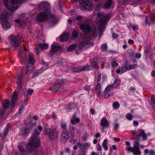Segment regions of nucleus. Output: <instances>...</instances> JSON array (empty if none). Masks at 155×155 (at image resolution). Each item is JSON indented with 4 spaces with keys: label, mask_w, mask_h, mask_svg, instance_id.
I'll list each match as a JSON object with an SVG mask.
<instances>
[{
    "label": "nucleus",
    "mask_w": 155,
    "mask_h": 155,
    "mask_svg": "<svg viewBox=\"0 0 155 155\" xmlns=\"http://www.w3.org/2000/svg\"><path fill=\"white\" fill-rule=\"evenodd\" d=\"M127 70H129L132 69L136 68L137 66V65L136 64L132 65H127Z\"/></svg>",
    "instance_id": "38"
},
{
    "label": "nucleus",
    "mask_w": 155,
    "mask_h": 155,
    "mask_svg": "<svg viewBox=\"0 0 155 155\" xmlns=\"http://www.w3.org/2000/svg\"><path fill=\"white\" fill-rule=\"evenodd\" d=\"M145 25L153 24L155 22V15H152L146 17Z\"/></svg>",
    "instance_id": "15"
},
{
    "label": "nucleus",
    "mask_w": 155,
    "mask_h": 155,
    "mask_svg": "<svg viewBox=\"0 0 155 155\" xmlns=\"http://www.w3.org/2000/svg\"><path fill=\"white\" fill-rule=\"evenodd\" d=\"M23 41V39L21 36H11L10 44L15 50H16L19 46V43Z\"/></svg>",
    "instance_id": "5"
},
{
    "label": "nucleus",
    "mask_w": 155,
    "mask_h": 155,
    "mask_svg": "<svg viewBox=\"0 0 155 155\" xmlns=\"http://www.w3.org/2000/svg\"><path fill=\"white\" fill-rule=\"evenodd\" d=\"M38 8L42 10V12H50V7L49 4L45 1L41 2L38 5Z\"/></svg>",
    "instance_id": "10"
},
{
    "label": "nucleus",
    "mask_w": 155,
    "mask_h": 155,
    "mask_svg": "<svg viewBox=\"0 0 155 155\" xmlns=\"http://www.w3.org/2000/svg\"><path fill=\"white\" fill-rule=\"evenodd\" d=\"M111 65H112V67L113 68H115L118 66V64L115 61H113L111 63Z\"/></svg>",
    "instance_id": "49"
},
{
    "label": "nucleus",
    "mask_w": 155,
    "mask_h": 155,
    "mask_svg": "<svg viewBox=\"0 0 155 155\" xmlns=\"http://www.w3.org/2000/svg\"><path fill=\"white\" fill-rule=\"evenodd\" d=\"M85 40L81 42L78 45V49L80 50H84L89 47L91 45V42L90 41L92 38L88 35L85 36Z\"/></svg>",
    "instance_id": "8"
},
{
    "label": "nucleus",
    "mask_w": 155,
    "mask_h": 155,
    "mask_svg": "<svg viewBox=\"0 0 155 155\" xmlns=\"http://www.w3.org/2000/svg\"><path fill=\"white\" fill-rule=\"evenodd\" d=\"M130 27H131L133 29V30L134 31H135L136 30L138 29L137 25H135V26H133V25H130Z\"/></svg>",
    "instance_id": "59"
},
{
    "label": "nucleus",
    "mask_w": 155,
    "mask_h": 155,
    "mask_svg": "<svg viewBox=\"0 0 155 155\" xmlns=\"http://www.w3.org/2000/svg\"><path fill=\"white\" fill-rule=\"evenodd\" d=\"M114 94L113 92H110L109 93H107L105 94L104 97L105 98H107L110 96H113Z\"/></svg>",
    "instance_id": "48"
},
{
    "label": "nucleus",
    "mask_w": 155,
    "mask_h": 155,
    "mask_svg": "<svg viewBox=\"0 0 155 155\" xmlns=\"http://www.w3.org/2000/svg\"><path fill=\"white\" fill-rule=\"evenodd\" d=\"M32 54H30L28 55V65L26 70L27 74H30L33 69L34 63V60Z\"/></svg>",
    "instance_id": "9"
},
{
    "label": "nucleus",
    "mask_w": 155,
    "mask_h": 155,
    "mask_svg": "<svg viewBox=\"0 0 155 155\" xmlns=\"http://www.w3.org/2000/svg\"><path fill=\"white\" fill-rule=\"evenodd\" d=\"M18 147L19 150L21 152H24L25 151V150L23 147H22L21 146L18 145Z\"/></svg>",
    "instance_id": "61"
},
{
    "label": "nucleus",
    "mask_w": 155,
    "mask_h": 155,
    "mask_svg": "<svg viewBox=\"0 0 155 155\" xmlns=\"http://www.w3.org/2000/svg\"><path fill=\"white\" fill-rule=\"evenodd\" d=\"M107 139H105L102 143V147L106 150H107L108 148V146H107Z\"/></svg>",
    "instance_id": "35"
},
{
    "label": "nucleus",
    "mask_w": 155,
    "mask_h": 155,
    "mask_svg": "<svg viewBox=\"0 0 155 155\" xmlns=\"http://www.w3.org/2000/svg\"><path fill=\"white\" fill-rule=\"evenodd\" d=\"M48 45L47 43H39L36 47V51L38 53L41 50L46 49L48 48Z\"/></svg>",
    "instance_id": "16"
},
{
    "label": "nucleus",
    "mask_w": 155,
    "mask_h": 155,
    "mask_svg": "<svg viewBox=\"0 0 155 155\" xmlns=\"http://www.w3.org/2000/svg\"><path fill=\"white\" fill-rule=\"evenodd\" d=\"M33 126V125H31L28 129L23 130V132L25 134H27L28 132H29L32 129Z\"/></svg>",
    "instance_id": "40"
},
{
    "label": "nucleus",
    "mask_w": 155,
    "mask_h": 155,
    "mask_svg": "<svg viewBox=\"0 0 155 155\" xmlns=\"http://www.w3.org/2000/svg\"><path fill=\"white\" fill-rule=\"evenodd\" d=\"M9 14L7 13L6 11L2 12L0 15V22L3 28L5 29H8L10 27V24L8 21Z\"/></svg>",
    "instance_id": "3"
},
{
    "label": "nucleus",
    "mask_w": 155,
    "mask_h": 155,
    "mask_svg": "<svg viewBox=\"0 0 155 155\" xmlns=\"http://www.w3.org/2000/svg\"><path fill=\"white\" fill-rule=\"evenodd\" d=\"M40 140L37 137L33 136L30 142L26 146L27 149L30 151L38 147L40 145Z\"/></svg>",
    "instance_id": "4"
},
{
    "label": "nucleus",
    "mask_w": 155,
    "mask_h": 155,
    "mask_svg": "<svg viewBox=\"0 0 155 155\" xmlns=\"http://www.w3.org/2000/svg\"><path fill=\"white\" fill-rule=\"evenodd\" d=\"M17 92L16 91H15L13 92L12 99L11 101V102L10 104V106L11 107H14V104L17 99Z\"/></svg>",
    "instance_id": "21"
},
{
    "label": "nucleus",
    "mask_w": 155,
    "mask_h": 155,
    "mask_svg": "<svg viewBox=\"0 0 155 155\" xmlns=\"http://www.w3.org/2000/svg\"><path fill=\"white\" fill-rule=\"evenodd\" d=\"M80 120L78 118H76L75 116L74 115L72 118L71 119V122L73 125H74L79 122Z\"/></svg>",
    "instance_id": "25"
},
{
    "label": "nucleus",
    "mask_w": 155,
    "mask_h": 155,
    "mask_svg": "<svg viewBox=\"0 0 155 155\" xmlns=\"http://www.w3.org/2000/svg\"><path fill=\"white\" fill-rule=\"evenodd\" d=\"M96 148L97 150L99 151H101L102 149L101 146L99 144L97 145Z\"/></svg>",
    "instance_id": "57"
},
{
    "label": "nucleus",
    "mask_w": 155,
    "mask_h": 155,
    "mask_svg": "<svg viewBox=\"0 0 155 155\" xmlns=\"http://www.w3.org/2000/svg\"><path fill=\"white\" fill-rule=\"evenodd\" d=\"M8 128L6 127L4 130V132H3V135L4 136H5L6 135L7 133L8 132Z\"/></svg>",
    "instance_id": "60"
},
{
    "label": "nucleus",
    "mask_w": 155,
    "mask_h": 155,
    "mask_svg": "<svg viewBox=\"0 0 155 155\" xmlns=\"http://www.w3.org/2000/svg\"><path fill=\"white\" fill-rule=\"evenodd\" d=\"M151 104L152 108L155 110V99L153 98H151Z\"/></svg>",
    "instance_id": "45"
},
{
    "label": "nucleus",
    "mask_w": 155,
    "mask_h": 155,
    "mask_svg": "<svg viewBox=\"0 0 155 155\" xmlns=\"http://www.w3.org/2000/svg\"><path fill=\"white\" fill-rule=\"evenodd\" d=\"M141 137L143 140H146L147 139V134L145 133Z\"/></svg>",
    "instance_id": "54"
},
{
    "label": "nucleus",
    "mask_w": 155,
    "mask_h": 155,
    "mask_svg": "<svg viewBox=\"0 0 155 155\" xmlns=\"http://www.w3.org/2000/svg\"><path fill=\"white\" fill-rule=\"evenodd\" d=\"M97 16L100 18L99 21L100 26L98 28H96L93 31V36L95 38L97 37L98 34L99 35V37H100L101 33L104 30V27L101 26H104L105 25L110 18V15L109 14L104 13H98Z\"/></svg>",
    "instance_id": "1"
},
{
    "label": "nucleus",
    "mask_w": 155,
    "mask_h": 155,
    "mask_svg": "<svg viewBox=\"0 0 155 155\" xmlns=\"http://www.w3.org/2000/svg\"><path fill=\"white\" fill-rule=\"evenodd\" d=\"M23 78V72H21L18 75L16 81L17 87L18 88H20L21 87Z\"/></svg>",
    "instance_id": "17"
},
{
    "label": "nucleus",
    "mask_w": 155,
    "mask_h": 155,
    "mask_svg": "<svg viewBox=\"0 0 155 155\" xmlns=\"http://www.w3.org/2000/svg\"><path fill=\"white\" fill-rule=\"evenodd\" d=\"M55 130L49 128H47L43 131L44 134L47 135L51 140H53L55 138L56 135L54 132Z\"/></svg>",
    "instance_id": "11"
},
{
    "label": "nucleus",
    "mask_w": 155,
    "mask_h": 155,
    "mask_svg": "<svg viewBox=\"0 0 155 155\" xmlns=\"http://www.w3.org/2000/svg\"><path fill=\"white\" fill-rule=\"evenodd\" d=\"M120 82V79H116L115 81L113 84H112V85H113V87H117L119 86Z\"/></svg>",
    "instance_id": "39"
},
{
    "label": "nucleus",
    "mask_w": 155,
    "mask_h": 155,
    "mask_svg": "<svg viewBox=\"0 0 155 155\" xmlns=\"http://www.w3.org/2000/svg\"><path fill=\"white\" fill-rule=\"evenodd\" d=\"M24 0H3V3L9 10L14 12L19 7L18 4L24 2Z\"/></svg>",
    "instance_id": "2"
},
{
    "label": "nucleus",
    "mask_w": 155,
    "mask_h": 155,
    "mask_svg": "<svg viewBox=\"0 0 155 155\" xmlns=\"http://www.w3.org/2000/svg\"><path fill=\"white\" fill-rule=\"evenodd\" d=\"M14 21L19 24L23 28L25 26V22L24 21H23L21 19H15V20Z\"/></svg>",
    "instance_id": "32"
},
{
    "label": "nucleus",
    "mask_w": 155,
    "mask_h": 155,
    "mask_svg": "<svg viewBox=\"0 0 155 155\" xmlns=\"http://www.w3.org/2000/svg\"><path fill=\"white\" fill-rule=\"evenodd\" d=\"M77 45L76 44H72L67 49L68 51H71L76 48Z\"/></svg>",
    "instance_id": "31"
},
{
    "label": "nucleus",
    "mask_w": 155,
    "mask_h": 155,
    "mask_svg": "<svg viewBox=\"0 0 155 155\" xmlns=\"http://www.w3.org/2000/svg\"><path fill=\"white\" fill-rule=\"evenodd\" d=\"M126 117L128 120H132L133 117L131 113H128L126 114Z\"/></svg>",
    "instance_id": "41"
},
{
    "label": "nucleus",
    "mask_w": 155,
    "mask_h": 155,
    "mask_svg": "<svg viewBox=\"0 0 155 155\" xmlns=\"http://www.w3.org/2000/svg\"><path fill=\"white\" fill-rule=\"evenodd\" d=\"M10 101L7 99L4 100L2 104L3 109L0 110V114L3 115L5 113V110L9 106Z\"/></svg>",
    "instance_id": "14"
},
{
    "label": "nucleus",
    "mask_w": 155,
    "mask_h": 155,
    "mask_svg": "<svg viewBox=\"0 0 155 155\" xmlns=\"http://www.w3.org/2000/svg\"><path fill=\"white\" fill-rule=\"evenodd\" d=\"M101 74L99 72H98L97 74V83H99L101 81Z\"/></svg>",
    "instance_id": "52"
},
{
    "label": "nucleus",
    "mask_w": 155,
    "mask_h": 155,
    "mask_svg": "<svg viewBox=\"0 0 155 155\" xmlns=\"http://www.w3.org/2000/svg\"><path fill=\"white\" fill-rule=\"evenodd\" d=\"M49 17L53 18L54 16L51 14L50 12H40L38 15L36 19L39 22H42L45 21Z\"/></svg>",
    "instance_id": "6"
},
{
    "label": "nucleus",
    "mask_w": 155,
    "mask_h": 155,
    "mask_svg": "<svg viewBox=\"0 0 155 155\" xmlns=\"http://www.w3.org/2000/svg\"><path fill=\"white\" fill-rule=\"evenodd\" d=\"M68 20V23L70 25H72V22L75 21V19H74L73 16L70 18Z\"/></svg>",
    "instance_id": "44"
},
{
    "label": "nucleus",
    "mask_w": 155,
    "mask_h": 155,
    "mask_svg": "<svg viewBox=\"0 0 155 155\" xmlns=\"http://www.w3.org/2000/svg\"><path fill=\"white\" fill-rule=\"evenodd\" d=\"M91 68L88 65L74 68L72 69V71L73 72H79L85 71H89L90 70Z\"/></svg>",
    "instance_id": "12"
},
{
    "label": "nucleus",
    "mask_w": 155,
    "mask_h": 155,
    "mask_svg": "<svg viewBox=\"0 0 155 155\" xmlns=\"http://www.w3.org/2000/svg\"><path fill=\"white\" fill-rule=\"evenodd\" d=\"M18 54L19 57L21 58V62L22 63H24V61L25 60L24 57L25 55V53L21 51H18Z\"/></svg>",
    "instance_id": "30"
},
{
    "label": "nucleus",
    "mask_w": 155,
    "mask_h": 155,
    "mask_svg": "<svg viewBox=\"0 0 155 155\" xmlns=\"http://www.w3.org/2000/svg\"><path fill=\"white\" fill-rule=\"evenodd\" d=\"M113 107L115 109H117L120 107V104L118 102H115L113 104Z\"/></svg>",
    "instance_id": "43"
},
{
    "label": "nucleus",
    "mask_w": 155,
    "mask_h": 155,
    "mask_svg": "<svg viewBox=\"0 0 155 155\" xmlns=\"http://www.w3.org/2000/svg\"><path fill=\"white\" fill-rule=\"evenodd\" d=\"M69 37L68 33L65 34L61 36L60 40L62 42L68 40Z\"/></svg>",
    "instance_id": "27"
},
{
    "label": "nucleus",
    "mask_w": 155,
    "mask_h": 155,
    "mask_svg": "<svg viewBox=\"0 0 155 155\" xmlns=\"http://www.w3.org/2000/svg\"><path fill=\"white\" fill-rule=\"evenodd\" d=\"M97 94L98 96H100L101 94L102 90L101 89V85L100 83H97V84L96 88Z\"/></svg>",
    "instance_id": "29"
},
{
    "label": "nucleus",
    "mask_w": 155,
    "mask_h": 155,
    "mask_svg": "<svg viewBox=\"0 0 155 155\" xmlns=\"http://www.w3.org/2000/svg\"><path fill=\"white\" fill-rule=\"evenodd\" d=\"M149 155H155V152L152 150H150L149 152Z\"/></svg>",
    "instance_id": "63"
},
{
    "label": "nucleus",
    "mask_w": 155,
    "mask_h": 155,
    "mask_svg": "<svg viewBox=\"0 0 155 155\" xmlns=\"http://www.w3.org/2000/svg\"><path fill=\"white\" fill-rule=\"evenodd\" d=\"M67 125L65 123H63L61 124V127L64 130H66L65 129Z\"/></svg>",
    "instance_id": "62"
},
{
    "label": "nucleus",
    "mask_w": 155,
    "mask_h": 155,
    "mask_svg": "<svg viewBox=\"0 0 155 155\" xmlns=\"http://www.w3.org/2000/svg\"><path fill=\"white\" fill-rule=\"evenodd\" d=\"M68 134L66 130H63L61 135V138L63 141H66L68 139Z\"/></svg>",
    "instance_id": "23"
},
{
    "label": "nucleus",
    "mask_w": 155,
    "mask_h": 155,
    "mask_svg": "<svg viewBox=\"0 0 155 155\" xmlns=\"http://www.w3.org/2000/svg\"><path fill=\"white\" fill-rule=\"evenodd\" d=\"M128 150L130 152H132L134 155H140L141 152L139 148L136 147H128Z\"/></svg>",
    "instance_id": "20"
},
{
    "label": "nucleus",
    "mask_w": 155,
    "mask_h": 155,
    "mask_svg": "<svg viewBox=\"0 0 155 155\" xmlns=\"http://www.w3.org/2000/svg\"><path fill=\"white\" fill-rule=\"evenodd\" d=\"M125 143H126V145L127 146L126 148V151H127V152H130V150H128L127 148L131 147H130V143L128 141H126L125 142Z\"/></svg>",
    "instance_id": "47"
},
{
    "label": "nucleus",
    "mask_w": 155,
    "mask_h": 155,
    "mask_svg": "<svg viewBox=\"0 0 155 155\" xmlns=\"http://www.w3.org/2000/svg\"><path fill=\"white\" fill-rule=\"evenodd\" d=\"M145 133L144 131L143 130L139 129L137 131L136 134H134L133 135L137 137L141 136Z\"/></svg>",
    "instance_id": "33"
},
{
    "label": "nucleus",
    "mask_w": 155,
    "mask_h": 155,
    "mask_svg": "<svg viewBox=\"0 0 155 155\" xmlns=\"http://www.w3.org/2000/svg\"><path fill=\"white\" fill-rule=\"evenodd\" d=\"M73 15L74 19H75V21L76 20H79L81 19L82 17L81 16H79L77 17L75 13L73 11H71L69 13L68 15Z\"/></svg>",
    "instance_id": "26"
},
{
    "label": "nucleus",
    "mask_w": 155,
    "mask_h": 155,
    "mask_svg": "<svg viewBox=\"0 0 155 155\" xmlns=\"http://www.w3.org/2000/svg\"><path fill=\"white\" fill-rule=\"evenodd\" d=\"M135 55L136 58H140L141 56V54L139 52H138L136 53Z\"/></svg>",
    "instance_id": "58"
},
{
    "label": "nucleus",
    "mask_w": 155,
    "mask_h": 155,
    "mask_svg": "<svg viewBox=\"0 0 155 155\" xmlns=\"http://www.w3.org/2000/svg\"><path fill=\"white\" fill-rule=\"evenodd\" d=\"M77 145H79L80 148L81 149L88 148L90 146V144L88 142L84 143L82 144L80 143H79L77 144Z\"/></svg>",
    "instance_id": "24"
},
{
    "label": "nucleus",
    "mask_w": 155,
    "mask_h": 155,
    "mask_svg": "<svg viewBox=\"0 0 155 155\" xmlns=\"http://www.w3.org/2000/svg\"><path fill=\"white\" fill-rule=\"evenodd\" d=\"M112 3V0H107L105 3L104 7L107 9L109 8L111 5Z\"/></svg>",
    "instance_id": "34"
},
{
    "label": "nucleus",
    "mask_w": 155,
    "mask_h": 155,
    "mask_svg": "<svg viewBox=\"0 0 155 155\" xmlns=\"http://www.w3.org/2000/svg\"><path fill=\"white\" fill-rule=\"evenodd\" d=\"M61 84L59 83H56L51 87V89L53 91H55L59 89L61 87Z\"/></svg>",
    "instance_id": "28"
},
{
    "label": "nucleus",
    "mask_w": 155,
    "mask_h": 155,
    "mask_svg": "<svg viewBox=\"0 0 155 155\" xmlns=\"http://www.w3.org/2000/svg\"><path fill=\"white\" fill-rule=\"evenodd\" d=\"M107 48V46L106 44H104L102 45L101 47V49L102 50L105 51L106 50Z\"/></svg>",
    "instance_id": "51"
},
{
    "label": "nucleus",
    "mask_w": 155,
    "mask_h": 155,
    "mask_svg": "<svg viewBox=\"0 0 155 155\" xmlns=\"http://www.w3.org/2000/svg\"><path fill=\"white\" fill-rule=\"evenodd\" d=\"M78 35V33L75 31H74L73 32L72 37L73 39H74L76 38Z\"/></svg>",
    "instance_id": "46"
},
{
    "label": "nucleus",
    "mask_w": 155,
    "mask_h": 155,
    "mask_svg": "<svg viewBox=\"0 0 155 155\" xmlns=\"http://www.w3.org/2000/svg\"><path fill=\"white\" fill-rule=\"evenodd\" d=\"M48 65H49L48 63L45 64L43 65V69L41 68L40 69L35 71L32 76V78H34L41 74L44 70L48 68Z\"/></svg>",
    "instance_id": "13"
},
{
    "label": "nucleus",
    "mask_w": 155,
    "mask_h": 155,
    "mask_svg": "<svg viewBox=\"0 0 155 155\" xmlns=\"http://www.w3.org/2000/svg\"><path fill=\"white\" fill-rule=\"evenodd\" d=\"M101 125L103 130L107 127L109 126V122L105 117L102 118L101 121Z\"/></svg>",
    "instance_id": "19"
},
{
    "label": "nucleus",
    "mask_w": 155,
    "mask_h": 155,
    "mask_svg": "<svg viewBox=\"0 0 155 155\" xmlns=\"http://www.w3.org/2000/svg\"><path fill=\"white\" fill-rule=\"evenodd\" d=\"M79 2L81 9L91 10L93 8V5L90 0H80Z\"/></svg>",
    "instance_id": "7"
},
{
    "label": "nucleus",
    "mask_w": 155,
    "mask_h": 155,
    "mask_svg": "<svg viewBox=\"0 0 155 155\" xmlns=\"http://www.w3.org/2000/svg\"><path fill=\"white\" fill-rule=\"evenodd\" d=\"M88 136V135L87 134H85L82 137V140L84 141H86L87 140Z\"/></svg>",
    "instance_id": "55"
},
{
    "label": "nucleus",
    "mask_w": 155,
    "mask_h": 155,
    "mask_svg": "<svg viewBox=\"0 0 155 155\" xmlns=\"http://www.w3.org/2000/svg\"><path fill=\"white\" fill-rule=\"evenodd\" d=\"M134 144L133 147L139 148V142L138 141H135L134 142Z\"/></svg>",
    "instance_id": "56"
},
{
    "label": "nucleus",
    "mask_w": 155,
    "mask_h": 155,
    "mask_svg": "<svg viewBox=\"0 0 155 155\" xmlns=\"http://www.w3.org/2000/svg\"><path fill=\"white\" fill-rule=\"evenodd\" d=\"M112 36L114 38H117L118 37V35L115 33H113Z\"/></svg>",
    "instance_id": "64"
},
{
    "label": "nucleus",
    "mask_w": 155,
    "mask_h": 155,
    "mask_svg": "<svg viewBox=\"0 0 155 155\" xmlns=\"http://www.w3.org/2000/svg\"><path fill=\"white\" fill-rule=\"evenodd\" d=\"M71 131H72V132L71 133V135L72 137H74V132L75 130V129L74 128V127H71Z\"/></svg>",
    "instance_id": "50"
},
{
    "label": "nucleus",
    "mask_w": 155,
    "mask_h": 155,
    "mask_svg": "<svg viewBox=\"0 0 155 155\" xmlns=\"http://www.w3.org/2000/svg\"><path fill=\"white\" fill-rule=\"evenodd\" d=\"M40 132L38 131L37 130H35L33 133V136H36L40 135Z\"/></svg>",
    "instance_id": "53"
},
{
    "label": "nucleus",
    "mask_w": 155,
    "mask_h": 155,
    "mask_svg": "<svg viewBox=\"0 0 155 155\" xmlns=\"http://www.w3.org/2000/svg\"><path fill=\"white\" fill-rule=\"evenodd\" d=\"M113 87V85H110L107 86L105 88L104 90L103 91V92L105 93L110 91Z\"/></svg>",
    "instance_id": "37"
},
{
    "label": "nucleus",
    "mask_w": 155,
    "mask_h": 155,
    "mask_svg": "<svg viewBox=\"0 0 155 155\" xmlns=\"http://www.w3.org/2000/svg\"><path fill=\"white\" fill-rule=\"evenodd\" d=\"M127 65L125 66L122 67L121 68V73L122 74L125 72L127 70Z\"/></svg>",
    "instance_id": "42"
},
{
    "label": "nucleus",
    "mask_w": 155,
    "mask_h": 155,
    "mask_svg": "<svg viewBox=\"0 0 155 155\" xmlns=\"http://www.w3.org/2000/svg\"><path fill=\"white\" fill-rule=\"evenodd\" d=\"M61 47L59 46L55 45L53 44L52 45L50 50V53L51 54H54L58 49H60Z\"/></svg>",
    "instance_id": "22"
},
{
    "label": "nucleus",
    "mask_w": 155,
    "mask_h": 155,
    "mask_svg": "<svg viewBox=\"0 0 155 155\" xmlns=\"http://www.w3.org/2000/svg\"><path fill=\"white\" fill-rule=\"evenodd\" d=\"M80 26V29L84 33L89 32L91 30V27L88 24L86 23L81 25Z\"/></svg>",
    "instance_id": "18"
},
{
    "label": "nucleus",
    "mask_w": 155,
    "mask_h": 155,
    "mask_svg": "<svg viewBox=\"0 0 155 155\" xmlns=\"http://www.w3.org/2000/svg\"><path fill=\"white\" fill-rule=\"evenodd\" d=\"M98 61L95 58H94L93 60V62L91 63V65L93 66L95 68H99V66L97 62H98Z\"/></svg>",
    "instance_id": "36"
}]
</instances>
